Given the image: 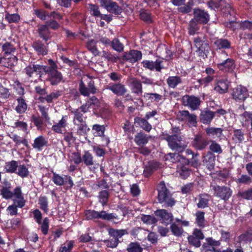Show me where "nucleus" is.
I'll use <instances>...</instances> for the list:
<instances>
[{
	"mask_svg": "<svg viewBox=\"0 0 252 252\" xmlns=\"http://www.w3.org/2000/svg\"><path fill=\"white\" fill-rule=\"evenodd\" d=\"M9 136L10 138L12 139L13 141L15 143L16 145H19L20 144H22L25 146L28 147V142L26 138L21 137L16 134L9 135Z\"/></svg>",
	"mask_w": 252,
	"mask_h": 252,
	"instance_id": "obj_43",
	"label": "nucleus"
},
{
	"mask_svg": "<svg viewBox=\"0 0 252 252\" xmlns=\"http://www.w3.org/2000/svg\"><path fill=\"white\" fill-rule=\"evenodd\" d=\"M114 218H116V217L114 214H109L104 211L97 212V219H101L104 220H109Z\"/></svg>",
	"mask_w": 252,
	"mask_h": 252,
	"instance_id": "obj_47",
	"label": "nucleus"
},
{
	"mask_svg": "<svg viewBox=\"0 0 252 252\" xmlns=\"http://www.w3.org/2000/svg\"><path fill=\"white\" fill-rule=\"evenodd\" d=\"M38 32L40 37L45 41H47L50 38V32L46 25H42L38 26Z\"/></svg>",
	"mask_w": 252,
	"mask_h": 252,
	"instance_id": "obj_29",
	"label": "nucleus"
},
{
	"mask_svg": "<svg viewBox=\"0 0 252 252\" xmlns=\"http://www.w3.org/2000/svg\"><path fill=\"white\" fill-rule=\"evenodd\" d=\"M220 244V242L215 241L212 238H207L206 239V243L203 244L202 247L205 250H211V247H217Z\"/></svg>",
	"mask_w": 252,
	"mask_h": 252,
	"instance_id": "obj_42",
	"label": "nucleus"
},
{
	"mask_svg": "<svg viewBox=\"0 0 252 252\" xmlns=\"http://www.w3.org/2000/svg\"><path fill=\"white\" fill-rule=\"evenodd\" d=\"M38 204L40 205L41 209L47 213L48 211V199L46 196H40L38 200Z\"/></svg>",
	"mask_w": 252,
	"mask_h": 252,
	"instance_id": "obj_52",
	"label": "nucleus"
},
{
	"mask_svg": "<svg viewBox=\"0 0 252 252\" xmlns=\"http://www.w3.org/2000/svg\"><path fill=\"white\" fill-rule=\"evenodd\" d=\"M101 6L108 12L117 15L122 12V8L116 2L111 0H98Z\"/></svg>",
	"mask_w": 252,
	"mask_h": 252,
	"instance_id": "obj_9",
	"label": "nucleus"
},
{
	"mask_svg": "<svg viewBox=\"0 0 252 252\" xmlns=\"http://www.w3.org/2000/svg\"><path fill=\"white\" fill-rule=\"evenodd\" d=\"M1 48L5 56L12 55L16 50V46L14 41L5 42L2 45Z\"/></svg>",
	"mask_w": 252,
	"mask_h": 252,
	"instance_id": "obj_24",
	"label": "nucleus"
},
{
	"mask_svg": "<svg viewBox=\"0 0 252 252\" xmlns=\"http://www.w3.org/2000/svg\"><path fill=\"white\" fill-rule=\"evenodd\" d=\"M5 19L9 23H16L20 20V16L17 14H6Z\"/></svg>",
	"mask_w": 252,
	"mask_h": 252,
	"instance_id": "obj_62",
	"label": "nucleus"
},
{
	"mask_svg": "<svg viewBox=\"0 0 252 252\" xmlns=\"http://www.w3.org/2000/svg\"><path fill=\"white\" fill-rule=\"evenodd\" d=\"M194 45L196 48V52L198 55L203 59L207 56L209 52V44L204 37H197L194 39Z\"/></svg>",
	"mask_w": 252,
	"mask_h": 252,
	"instance_id": "obj_4",
	"label": "nucleus"
},
{
	"mask_svg": "<svg viewBox=\"0 0 252 252\" xmlns=\"http://www.w3.org/2000/svg\"><path fill=\"white\" fill-rule=\"evenodd\" d=\"M48 142L47 138L43 135L37 137L33 140L32 146L38 151H41L44 148L48 146Z\"/></svg>",
	"mask_w": 252,
	"mask_h": 252,
	"instance_id": "obj_17",
	"label": "nucleus"
},
{
	"mask_svg": "<svg viewBox=\"0 0 252 252\" xmlns=\"http://www.w3.org/2000/svg\"><path fill=\"white\" fill-rule=\"evenodd\" d=\"M68 116L63 115L58 122L55 123L52 126V129L58 133H62L67 126Z\"/></svg>",
	"mask_w": 252,
	"mask_h": 252,
	"instance_id": "obj_14",
	"label": "nucleus"
},
{
	"mask_svg": "<svg viewBox=\"0 0 252 252\" xmlns=\"http://www.w3.org/2000/svg\"><path fill=\"white\" fill-rule=\"evenodd\" d=\"M227 56V54L225 52L219 55L217 60L219 63H218L217 66L221 70L231 71L235 67V61L230 58H226Z\"/></svg>",
	"mask_w": 252,
	"mask_h": 252,
	"instance_id": "obj_2",
	"label": "nucleus"
},
{
	"mask_svg": "<svg viewBox=\"0 0 252 252\" xmlns=\"http://www.w3.org/2000/svg\"><path fill=\"white\" fill-rule=\"evenodd\" d=\"M32 47L39 55H45L47 53L46 46L40 41L33 42Z\"/></svg>",
	"mask_w": 252,
	"mask_h": 252,
	"instance_id": "obj_35",
	"label": "nucleus"
},
{
	"mask_svg": "<svg viewBox=\"0 0 252 252\" xmlns=\"http://www.w3.org/2000/svg\"><path fill=\"white\" fill-rule=\"evenodd\" d=\"M109 197V192L107 190H104L100 191L99 194V201L103 205L106 204Z\"/></svg>",
	"mask_w": 252,
	"mask_h": 252,
	"instance_id": "obj_57",
	"label": "nucleus"
},
{
	"mask_svg": "<svg viewBox=\"0 0 252 252\" xmlns=\"http://www.w3.org/2000/svg\"><path fill=\"white\" fill-rule=\"evenodd\" d=\"M79 91L81 94L84 96H89L91 94L88 87H86L84 82L81 81L79 84Z\"/></svg>",
	"mask_w": 252,
	"mask_h": 252,
	"instance_id": "obj_60",
	"label": "nucleus"
},
{
	"mask_svg": "<svg viewBox=\"0 0 252 252\" xmlns=\"http://www.w3.org/2000/svg\"><path fill=\"white\" fill-rule=\"evenodd\" d=\"M82 161L86 166H92L94 164V157L89 151H85L82 156Z\"/></svg>",
	"mask_w": 252,
	"mask_h": 252,
	"instance_id": "obj_39",
	"label": "nucleus"
},
{
	"mask_svg": "<svg viewBox=\"0 0 252 252\" xmlns=\"http://www.w3.org/2000/svg\"><path fill=\"white\" fill-rule=\"evenodd\" d=\"M212 189L214 195L225 200L228 199L232 194L230 189L225 187L213 186Z\"/></svg>",
	"mask_w": 252,
	"mask_h": 252,
	"instance_id": "obj_10",
	"label": "nucleus"
},
{
	"mask_svg": "<svg viewBox=\"0 0 252 252\" xmlns=\"http://www.w3.org/2000/svg\"><path fill=\"white\" fill-rule=\"evenodd\" d=\"M239 241H252V230H248L239 237Z\"/></svg>",
	"mask_w": 252,
	"mask_h": 252,
	"instance_id": "obj_59",
	"label": "nucleus"
},
{
	"mask_svg": "<svg viewBox=\"0 0 252 252\" xmlns=\"http://www.w3.org/2000/svg\"><path fill=\"white\" fill-rule=\"evenodd\" d=\"M126 250L128 252H142L143 248L139 243L132 242L128 245Z\"/></svg>",
	"mask_w": 252,
	"mask_h": 252,
	"instance_id": "obj_48",
	"label": "nucleus"
},
{
	"mask_svg": "<svg viewBox=\"0 0 252 252\" xmlns=\"http://www.w3.org/2000/svg\"><path fill=\"white\" fill-rule=\"evenodd\" d=\"M24 71L30 77H40L41 74L48 70L46 66L31 63L25 67Z\"/></svg>",
	"mask_w": 252,
	"mask_h": 252,
	"instance_id": "obj_6",
	"label": "nucleus"
},
{
	"mask_svg": "<svg viewBox=\"0 0 252 252\" xmlns=\"http://www.w3.org/2000/svg\"><path fill=\"white\" fill-rule=\"evenodd\" d=\"M74 115L73 118L74 125H79L86 122V117L83 116V114L79 111L74 110L71 112Z\"/></svg>",
	"mask_w": 252,
	"mask_h": 252,
	"instance_id": "obj_38",
	"label": "nucleus"
},
{
	"mask_svg": "<svg viewBox=\"0 0 252 252\" xmlns=\"http://www.w3.org/2000/svg\"><path fill=\"white\" fill-rule=\"evenodd\" d=\"M214 45L217 49H225L229 48L231 44L227 39L218 38L214 42Z\"/></svg>",
	"mask_w": 252,
	"mask_h": 252,
	"instance_id": "obj_31",
	"label": "nucleus"
},
{
	"mask_svg": "<svg viewBox=\"0 0 252 252\" xmlns=\"http://www.w3.org/2000/svg\"><path fill=\"white\" fill-rule=\"evenodd\" d=\"M97 41L94 40H90L87 43V47L94 56H97L99 52L96 48V43Z\"/></svg>",
	"mask_w": 252,
	"mask_h": 252,
	"instance_id": "obj_44",
	"label": "nucleus"
},
{
	"mask_svg": "<svg viewBox=\"0 0 252 252\" xmlns=\"http://www.w3.org/2000/svg\"><path fill=\"white\" fill-rule=\"evenodd\" d=\"M155 215L159 217L161 223L166 224L170 223L173 219L172 213L168 212L166 210L160 209L155 212Z\"/></svg>",
	"mask_w": 252,
	"mask_h": 252,
	"instance_id": "obj_11",
	"label": "nucleus"
},
{
	"mask_svg": "<svg viewBox=\"0 0 252 252\" xmlns=\"http://www.w3.org/2000/svg\"><path fill=\"white\" fill-rule=\"evenodd\" d=\"M17 58L15 56H12L9 58H1V64L6 67L9 68L16 64Z\"/></svg>",
	"mask_w": 252,
	"mask_h": 252,
	"instance_id": "obj_33",
	"label": "nucleus"
},
{
	"mask_svg": "<svg viewBox=\"0 0 252 252\" xmlns=\"http://www.w3.org/2000/svg\"><path fill=\"white\" fill-rule=\"evenodd\" d=\"M124 59L131 63H134L141 60L142 53L138 50H131L125 52L123 56Z\"/></svg>",
	"mask_w": 252,
	"mask_h": 252,
	"instance_id": "obj_13",
	"label": "nucleus"
},
{
	"mask_svg": "<svg viewBox=\"0 0 252 252\" xmlns=\"http://www.w3.org/2000/svg\"><path fill=\"white\" fill-rule=\"evenodd\" d=\"M131 91L137 95H141L142 94V87L140 81L136 78L131 79Z\"/></svg>",
	"mask_w": 252,
	"mask_h": 252,
	"instance_id": "obj_28",
	"label": "nucleus"
},
{
	"mask_svg": "<svg viewBox=\"0 0 252 252\" xmlns=\"http://www.w3.org/2000/svg\"><path fill=\"white\" fill-rule=\"evenodd\" d=\"M134 122L141 128L147 132H149L152 129V126L149 123L146 119L136 117L134 119Z\"/></svg>",
	"mask_w": 252,
	"mask_h": 252,
	"instance_id": "obj_30",
	"label": "nucleus"
},
{
	"mask_svg": "<svg viewBox=\"0 0 252 252\" xmlns=\"http://www.w3.org/2000/svg\"><path fill=\"white\" fill-rule=\"evenodd\" d=\"M17 170L16 173L22 178H26L29 175L28 169L25 165H18Z\"/></svg>",
	"mask_w": 252,
	"mask_h": 252,
	"instance_id": "obj_46",
	"label": "nucleus"
},
{
	"mask_svg": "<svg viewBox=\"0 0 252 252\" xmlns=\"http://www.w3.org/2000/svg\"><path fill=\"white\" fill-rule=\"evenodd\" d=\"M160 167L161 164L159 162L155 161H150L144 169V174L146 177H148L154 171L157 170Z\"/></svg>",
	"mask_w": 252,
	"mask_h": 252,
	"instance_id": "obj_25",
	"label": "nucleus"
},
{
	"mask_svg": "<svg viewBox=\"0 0 252 252\" xmlns=\"http://www.w3.org/2000/svg\"><path fill=\"white\" fill-rule=\"evenodd\" d=\"M77 126V133L80 135H85L90 130L86 123L75 125Z\"/></svg>",
	"mask_w": 252,
	"mask_h": 252,
	"instance_id": "obj_51",
	"label": "nucleus"
},
{
	"mask_svg": "<svg viewBox=\"0 0 252 252\" xmlns=\"http://www.w3.org/2000/svg\"><path fill=\"white\" fill-rule=\"evenodd\" d=\"M215 113L212 111L204 110L201 112L200 121L204 124H209L215 117Z\"/></svg>",
	"mask_w": 252,
	"mask_h": 252,
	"instance_id": "obj_23",
	"label": "nucleus"
},
{
	"mask_svg": "<svg viewBox=\"0 0 252 252\" xmlns=\"http://www.w3.org/2000/svg\"><path fill=\"white\" fill-rule=\"evenodd\" d=\"M179 119L188 124L189 127L196 126L197 125V116L194 114H190L188 110H182L179 112Z\"/></svg>",
	"mask_w": 252,
	"mask_h": 252,
	"instance_id": "obj_7",
	"label": "nucleus"
},
{
	"mask_svg": "<svg viewBox=\"0 0 252 252\" xmlns=\"http://www.w3.org/2000/svg\"><path fill=\"white\" fill-rule=\"evenodd\" d=\"M165 139L168 142L169 147L172 150L178 152H182L187 146L182 137L177 134L167 135Z\"/></svg>",
	"mask_w": 252,
	"mask_h": 252,
	"instance_id": "obj_3",
	"label": "nucleus"
},
{
	"mask_svg": "<svg viewBox=\"0 0 252 252\" xmlns=\"http://www.w3.org/2000/svg\"><path fill=\"white\" fill-rule=\"evenodd\" d=\"M11 199L13 201V203L17 204L20 208L25 205L26 200L24 198L21 187L17 186L13 189Z\"/></svg>",
	"mask_w": 252,
	"mask_h": 252,
	"instance_id": "obj_8",
	"label": "nucleus"
},
{
	"mask_svg": "<svg viewBox=\"0 0 252 252\" xmlns=\"http://www.w3.org/2000/svg\"><path fill=\"white\" fill-rule=\"evenodd\" d=\"M228 84L227 81L223 78H219L216 80L214 90L220 93L223 94L227 91Z\"/></svg>",
	"mask_w": 252,
	"mask_h": 252,
	"instance_id": "obj_22",
	"label": "nucleus"
},
{
	"mask_svg": "<svg viewBox=\"0 0 252 252\" xmlns=\"http://www.w3.org/2000/svg\"><path fill=\"white\" fill-rule=\"evenodd\" d=\"M168 156L172 159L173 162H180L182 160H187L183 157L177 153H169ZM185 162L186 163V161H185Z\"/></svg>",
	"mask_w": 252,
	"mask_h": 252,
	"instance_id": "obj_58",
	"label": "nucleus"
},
{
	"mask_svg": "<svg viewBox=\"0 0 252 252\" xmlns=\"http://www.w3.org/2000/svg\"><path fill=\"white\" fill-rule=\"evenodd\" d=\"M10 95L8 89L3 86H0V101H2L9 98Z\"/></svg>",
	"mask_w": 252,
	"mask_h": 252,
	"instance_id": "obj_55",
	"label": "nucleus"
},
{
	"mask_svg": "<svg viewBox=\"0 0 252 252\" xmlns=\"http://www.w3.org/2000/svg\"><path fill=\"white\" fill-rule=\"evenodd\" d=\"M18 104L16 106L15 110L18 113H23L27 109V104L25 100L21 97L18 98L17 99Z\"/></svg>",
	"mask_w": 252,
	"mask_h": 252,
	"instance_id": "obj_40",
	"label": "nucleus"
},
{
	"mask_svg": "<svg viewBox=\"0 0 252 252\" xmlns=\"http://www.w3.org/2000/svg\"><path fill=\"white\" fill-rule=\"evenodd\" d=\"M110 235L114 237V238H121L124 235L127 234V232L125 229H111L109 230Z\"/></svg>",
	"mask_w": 252,
	"mask_h": 252,
	"instance_id": "obj_45",
	"label": "nucleus"
},
{
	"mask_svg": "<svg viewBox=\"0 0 252 252\" xmlns=\"http://www.w3.org/2000/svg\"><path fill=\"white\" fill-rule=\"evenodd\" d=\"M238 194L244 199L252 200V189H250L243 192H239Z\"/></svg>",
	"mask_w": 252,
	"mask_h": 252,
	"instance_id": "obj_64",
	"label": "nucleus"
},
{
	"mask_svg": "<svg viewBox=\"0 0 252 252\" xmlns=\"http://www.w3.org/2000/svg\"><path fill=\"white\" fill-rule=\"evenodd\" d=\"M211 197V196L207 193H201L199 194L197 197L195 198L197 207L200 209H204L208 207Z\"/></svg>",
	"mask_w": 252,
	"mask_h": 252,
	"instance_id": "obj_15",
	"label": "nucleus"
},
{
	"mask_svg": "<svg viewBox=\"0 0 252 252\" xmlns=\"http://www.w3.org/2000/svg\"><path fill=\"white\" fill-rule=\"evenodd\" d=\"M40 225L41 230L43 234L46 235L48 232L49 228V220L47 218H45L43 220V221H41Z\"/></svg>",
	"mask_w": 252,
	"mask_h": 252,
	"instance_id": "obj_61",
	"label": "nucleus"
},
{
	"mask_svg": "<svg viewBox=\"0 0 252 252\" xmlns=\"http://www.w3.org/2000/svg\"><path fill=\"white\" fill-rule=\"evenodd\" d=\"M74 246L73 241H67L62 245L59 249V252H69Z\"/></svg>",
	"mask_w": 252,
	"mask_h": 252,
	"instance_id": "obj_49",
	"label": "nucleus"
},
{
	"mask_svg": "<svg viewBox=\"0 0 252 252\" xmlns=\"http://www.w3.org/2000/svg\"><path fill=\"white\" fill-rule=\"evenodd\" d=\"M215 159V157L211 154H209L204 157L203 162L206 164V167L209 170H211L214 167Z\"/></svg>",
	"mask_w": 252,
	"mask_h": 252,
	"instance_id": "obj_37",
	"label": "nucleus"
},
{
	"mask_svg": "<svg viewBox=\"0 0 252 252\" xmlns=\"http://www.w3.org/2000/svg\"><path fill=\"white\" fill-rule=\"evenodd\" d=\"M249 96L247 89L241 85L237 88V99L243 101Z\"/></svg>",
	"mask_w": 252,
	"mask_h": 252,
	"instance_id": "obj_41",
	"label": "nucleus"
},
{
	"mask_svg": "<svg viewBox=\"0 0 252 252\" xmlns=\"http://www.w3.org/2000/svg\"><path fill=\"white\" fill-rule=\"evenodd\" d=\"M0 193L2 197L5 199H9L12 198L13 191H11L10 188H8L7 187H2L0 189Z\"/></svg>",
	"mask_w": 252,
	"mask_h": 252,
	"instance_id": "obj_53",
	"label": "nucleus"
},
{
	"mask_svg": "<svg viewBox=\"0 0 252 252\" xmlns=\"http://www.w3.org/2000/svg\"><path fill=\"white\" fill-rule=\"evenodd\" d=\"M52 181L55 185L59 186L63 185L65 183H68L70 187L73 185L71 177L67 175L62 176L56 173H53Z\"/></svg>",
	"mask_w": 252,
	"mask_h": 252,
	"instance_id": "obj_12",
	"label": "nucleus"
},
{
	"mask_svg": "<svg viewBox=\"0 0 252 252\" xmlns=\"http://www.w3.org/2000/svg\"><path fill=\"white\" fill-rule=\"evenodd\" d=\"M194 15L195 20L199 23L206 24L209 20L208 14L203 10L194 9Z\"/></svg>",
	"mask_w": 252,
	"mask_h": 252,
	"instance_id": "obj_18",
	"label": "nucleus"
},
{
	"mask_svg": "<svg viewBox=\"0 0 252 252\" xmlns=\"http://www.w3.org/2000/svg\"><path fill=\"white\" fill-rule=\"evenodd\" d=\"M111 46L114 50L118 52H122L124 50L123 44L117 38H115L112 41Z\"/></svg>",
	"mask_w": 252,
	"mask_h": 252,
	"instance_id": "obj_50",
	"label": "nucleus"
},
{
	"mask_svg": "<svg viewBox=\"0 0 252 252\" xmlns=\"http://www.w3.org/2000/svg\"><path fill=\"white\" fill-rule=\"evenodd\" d=\"M18 167V162L15 160L6 162L4 165V169L7 173H16Z\"/></svg>",
	"mask_w": 252,
	"mask_h": 252,
	"instance_id": "obj_34",
	"label": "nucleus"
},
{
	"mask_svg": "<svg viewBox=\"0 0 252 252\" xmlns=\"http://www.w3.org/2000/svg\"><path fill=\"white\" fill-rule=\"evenodd\" d=\"M222 129L220 128L213 127H207L205 129L207 134L209 136H213L220 139H222L223 136Z\"/></svg>",
	"mask_w": 252,
	"mask_h": 252,
	"instance_id": "obj_27",
	"label": "nucleus"
},
{
	"mask_svg": "<svg viewBox=\"0 0 252 252\" xmlns=\"http://www.w3.org/2000/svg\"><path fill=\"white\" fill-rule=\"evenodd\" d=\"M107 89L111 91L115 94L120 96L123 95L127 91L125 85L121 83L109 84Z\"/></svg>",
	"mask_w": 252,
	"mask_h": 252,
	"instance_id": "obj_19",
	"label": "nucleus"
},
{
	"mask_svg": "<svg viewBox=\"0 0 252 252\" xmlns=\"http://www.w3.org/2000/svg\"><path fill=\"white\" fill-rule=\"evenodd\" d=\"M158 200L160 203H164L166 206L172 207L175 204V200L171 197L170 192L167 189L165 183L160 182L158 186Z\"/></svg>",
	"mask_w": 252,
	"mask_h": 252,
	"instance_id": "obj_1",
	"label": "nucleus"
},
{
	"mask_svg": "<svg viewBox=\"0 0 252 252\" xmlns=\"http://www.w3.org/2000/svg\"><path fill=\"white\" fill-rule=\"evenodd\" d=\"M150 137L144 133L139 132L135 135L134 141L138 146H143L148 142Z\"/></svg>",
	"mask_w": 252,
	"mask_h": 252,
	"instance_id": "obj_26",
	"label": "nucleus"
},
{
	"mask_svg": "<svg viewBox=\"0 0 252 252\" xmlns=\"http://www.w3.org/2000/svg\"><path fill=\"white\" fill-rule=\"evenodd\" d=\"M206 140L201 134H197L192 142V145L197 150H201L207 145Z\"/></svg>",
	"mask_w": 252,
	"mask_h": 252,
	"instance_id": "obj_20",
	"label": "nucleus"
},
{
	"mask_svg": "<svg viewBox=\"0 0 252 252\" xmlns=\"http://www.w3.org/2000/svg\"><path fill=\"white\" fill-rule=\"evenodd\" d=\"M205 213L202 211H198L195 214V223L199 227L203 228L205 226Z\"/></svg>",
	"mask_w": 252,
	"mask_h": 252,
	"instance_id": "obj_36",
	"label": "nucleus"
},
{
	"mask_svg": "<svg viewBox=\"0 0 252 252\" xmlns=\"http://www.w3.org/2000/svg\"><path fill=\"white\" fill-rule=\"evenodd\" d=\"M166 82L169 88L174 89L182 83V79L179 76H172L168 77Z\"/></svg>",
	"mask_w": 252,
	"mask_h": 252,
	"instance_id": "obj_32",
	"label": "nucleus"
},
{
	"mask_svg": "<svg viewBox=\"0 0 252 252\" xmlns=\"http://www.w3.org/2000/svg\"><path fill=\"white\" fill-rule=\"evenodd\" d=\"M61 95V92L59 91H56L47 95L43 99H45L48 103H51L54 99L58 98Z\"/></svg>",
	"mask_w": 252,
	"mask_h": 252,
	"instance_id": "obj_54",
	"label": "nucleus"
},
{
	"mask_svg": "<svg viewBox=\"0 0 252 252\" xmlns=\"http://www.w3.org/2000/svg\"><path fill=\"white\" fill-rule=\"evenodd\" d=\"M48 71L44 72L48 73L49 81L52 85H57L61 82L63 79V76L61 73L57 69H50L47 68Z\"/></svg>",
	"mask_w": 252,
	"mask_h": 252,
	"instance_id": "obj_16",
	"label": "nucleus"
},
{
	"mask_svg": "<svg viewBox=\"0 0 252 252\" xmlns=\"http://www.w3.org/2000/svg\"><path fill=\"white\" fill-rule=\"evenodd\" d=\"M181 102L184 106L194 111L199 109L201 101L199 97L186 94L182 97Z\"/></svg>",
	"mask_w": 252,
	"mask_h": 252,
	"instance_id": "obj_5",
	"label": "nucleus"
},
{
	"mask_svg": "<svg viewBox=\"0 0 252 252\" xmlns=\"http://www.w3.org/2000/svg\"><path fill=\"white\" fill-rule=\"evenodd\" d=\"M17 208H19L17 204L13 203L6 208V211L10 215L14 216L17 214Z\"/></svg>",
	"mask_w": 252,
	"mask_h": 252,
	"instance_id": "obj_63",
	"label": "nucleus"
},
{
	"mask_svg": "<svg viewBox=\"0 0 252 252\" xmlns=\"http://www.w3.org/2000/svg\"><path fill=\"white\" fill-rule=\"evenodd\" d=\"M141 220L147 224H154L157 222V220L154 216L147 215H142Z\"/></svg>",
	"mask_w": 252,
	"mask_h": 252,
	"instance_id": "obj_56",
	"label": "nucleus"
},
{
	"mask_svg": "<svg viewBox=\"0 0 252 252\" xmlns=\"http://www.w3.org/2000/svg\"><path fill=\"white\" fill-rule=\"evenodd\" d=\"M162 61L161 60H157L155 62L150 61H143L142 62L143 67L150 70L156 69L158 71H160L161 69V63Z\"/></svg>",
	"mask_w": 252,
	"mask_h": 252,
	"instance_id": "obj_21",
	"label": "nucleus"
}]
</instances>
